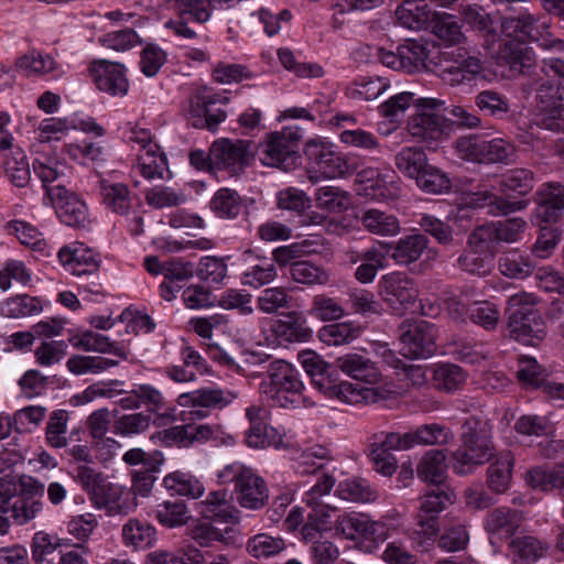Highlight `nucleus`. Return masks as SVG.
<instances>
[{
	"label": "nucleus",
	"mask_w": 564,
	"mask_h": 564,
	"mask_svg": "<svg viewBox=\"0 0 564 564\" xmlns=\"http://www.w3.org/2000/svg\"><path fill=\"white\" fill-rule=\"evenodd\" d=\"M459 440L462 444L453 453V466L458 474L470 473L496 455L492 425L484 415L466 417L460 426Z\"/></svg>",
	"instance_id": "f257e3e1"
},
{
	"label": "nucleus",
	"mask_w": 564,
	"mask_h": 564,
	"mask_svg": "<svg viewBox=\"0 0 564 564\" xmlns=\"http://www.w3.org/2000/svg\"><path fill=\"white\" fill-rule=\"evenodd\" d=\"M300 360L313 384L329 398H337L352 405L376 403L384 399L383 393L373 387L351 382L336 383L329 373L328 365L314 351H303Z\"/></svg>",
	"instance_id": "f03ea898"
},
{
	"label": "nucleus",
	"mask_w": 564,
	"mask_h": 564,
	"mask_svg": "<svg viewBox=\"0 0 564 564\" xmlns=\"http://www.w3.org/2000/svg\"><path fill=\"white\" fill-rule=\"evenodd\" d=\"M44 485L32 476L23 475L14 485L0 482V511L10 513L13 521L23 525L35 519L43 509Z\"/></svg>",
	"instance_id": "7ed1b4c3"
},
{
	"label": "nucleus",
	"mask_w": 564,
	"mask_h": 564,
	"mask_svg": "<svg viewBox=\"0 0 564 564\" xmlns=\"http://www.w3.org/2000/svg\"><path fill=\"white\" fill-rule=\"evenodd\" d=\"M416 112L406 123L408 132L417 142L433 143L451 134L452 123L445 117V101L436 98L416 99Z\"/></svg>",
	"instance_id": "20e7f679"
},
{
	"label": "nucleus",
	"mask_w": 564,
	"mask_h": 564,
	"mask_svg": "<svg viewBox=\"0 0 564 564\" xmlns=\"http://www.w3.org/2000/svg\"><path fill=\"white\" fill-rule=\"evenodd\" d=\"M301 139L302 133L297 126L268 133L259 145L260 161L264 165L279 167L285 172L294 169L300 160L297 148Z\"/></svg>",
	"instance_id": "39448f33"
},
{
	"label": "nucleus",
	"mask_w": 564,
	"mask_h": 564,
	"mask_svg": "<svg viewBox=\"0 0 564 564\" xmlns=\"http://www.w3.org/2000/svg\"><path fill=\"white\" fill-rule=\"evenodd\" d=\"M401 354L410 359L429 358L436 351V328L423 319H405L399 326Z\"/></svg>",
	"instance_id": "423d86ee"
},
{
	"label": "nucleus",
	"mask_w": 564,
	"mask_h": 564,
	"mask_svg": "<svg viewBox=\"0 0 564 564\" xmlns=\"http://www.w3.org/2000/svg\"><path fill=\"white\" fill-rule=\"evenodd\" d=\"M416 516L419 533L426 539L440 531V514L455 501V494L447 485L433 486L421 497Z\"/></svg>",
	"instance_id": "0eeeda50"
},
{
	"label": "nucleus",
	"mask_w": 564,
	"mask_h": 564,
	"mask_svg": "<svg viewBox=\"0 0 564 564\" xmlns=\"http://www.w3.org/2000/svg\"><path fill=\"white\" fill-rule=\"evenodd\" d=\"M564 82H543L536 90L540 111L539 124L547 130L564 133Z\"/></svg>",
	"instance_id": "6e6552de"
},
{
	"label": "nucleus",
	"mask_w": 564,
	"mask_h": 564,
	"mask_svg": "<svg viewBox=\"0 0 564 564\" xmlns=\"http://www.w3.org/2000/svg\"><path fill=\"white\" fill-rule=\"evenodd\" d=\"M382 301L399 315L412 310L419 297V290L412 279L405 274L393 272L382 276L380 283Z\"/></svg>",
	"instance_id": "1a4fd4ad"
},
{
	"label": "nucleus",
	"mask_w": 564,
	"mask_h": 564,
	"mask_svg": "<svg viewBox=\"0 0 564 564\" xmlns=\"http://www.w3.org/2000/svg\"><path fill=\"white\" fill-rule=\"evenodd\" d=\"M270 382L262 383L263 393L279 404L285 406L288 402L293 403L294 397L301 393L303 383L299 379V373L294 368L284 360H274L270 364Z\"/></svg>",
	"instance_id": "9d476101"
},
{
	"label": "nucleus",
	"mask_w": 564,
	"mask_h": 564,
	"mask_svg": "<svg viewBox=\"0 0 564 564\" xmlns=\"http://www.w3.org/2000/svg\"><path fill=\"white\" fill-rule=\"evenodd\" d=\"M231 501V490L214 491V541L225 545H235L238 540L239 510L230 505Z\"/></svg>",
	"instance_id": "9b49d317"
},
{
	"label": "nucleus",
	"mask_w": 564,
	"mask_h": 564,
	"mask_svg": "<svg viewBox=\"0 0 564 564\" xmlns=\"http://www.w3.org/2000/svg\"><path fill=\"white\" fill-rule=\"evenodd\" d=\"M47 198L55 208L56 215L65 225L84 227L88 223L86 204L64 185L47 187Z\"/></svg>",
	"instance_id": "f8f14e48"
},
{
	"label": "nucleus",
	"mask_w": 564,
	"mask_h": 564,
	"mask_svg": "<svg viewBox=\"0 0 564 564\" xmlns=\"http://www.w3.org/2000/svg\"><path fill=\"white\" fill-rule=\"evenodd\" d=\"M492 261V248L475 228L468 236L467 247L457 258L458 267L467 273L485 276L490 273Z\"/></svg>",
	"instance_id": "ddd939ff"
},
{
	"label": "nucleus",
	"mask_w": 564,
	"mask_h": 564,
	"mask_svg": "<svg viewBox=\"0 0 564 564\" xmlns=\"http://www.w3.org/2000/svg\"><path fill=\"white\" fill-rule=\"evenodd\" d=\"M89 74L100 91L119 97L128 94L130 85L123 64L106 59L94 61L89 66Z\"/></svg>",
	"instance_id": "4468645a"
},
{
	"label": "nucleus",
	"mask_w": 564,
	"mask_h": 564,
	"mask_svg": "<svg viewBox=\"0 0 564 564\" xmlns=\"http://www.w3.org/2000/svg\"><path fill=\"white\" fill-rule=\"evenodd\" d=\"M399 53L403 70L409 74L422 69L435 70L438 64L442 65L441 52L435 44L409 40L399 46Z\"/></svg>",
	"instance_id": "2eb2a0df"
},
{
	"label": "nucleus",
	"mask_w": 564,
	"mask_h": 564,
	"mask_svg": "<svg viewBox=\"0 0 564 564\" xmlns=\"http://www.w3.org/2000/svg\"><path fill=\"white\" fill-rule=\"evenodd\" d=\"M304 154L312 167L326 178L343 176L348 170L347 162L327 143L310 140L305 144Z\"/></svg>",
	"instance_id": "dca6fc26"
},
{
	"label": "nucleus",
	"mask_w": 564,
	"mask_h": 564,
	"mask_svg": "<svg viewBox=\"0 0 564 564\" xmlns=\"http://www.w3.org/2000/svg\"><path fill=\"white\" fill-rule=\"evenodd\" d=\"M62 265L69 273L83 276L95 275L100 267V257L82 242H72L58 251Z\"/></svg>",
	"instance_id": "f3484780"
},
{
	"label": "nucleus",
	"mask_w": 564,
	"mask_h": 564,
	"mask_svg": "<svg viewBox=\"0 0 564 564\" xmlns=\"http://www.w3.org/2000/svg\"><path fill=\"white\" fill-rule=\"evenodd\" d=\"M249 142L221 138L214 141V169L227 170L231 176L239 175L247 164Z\"/></svg>",
	"instance_id": "a211bd4d"
},
{
	"label": "nucleus",
	"mask_w": 564,
	"mask_h": 564,
	"mask_svg": "<svg viewBox=\"0 0 564 564\" xmlns=\"http://www.w3.org/2000/svg\"><path fill=\"white\" fill-rule=\"evenodd\" d=\"M536 204L535 218L539 225H553L557 223L564 212V185L549 183L534 196Z\"/></svg>",
	"instance_id": "6ab92c4d"
},
{
	"label": "nucleus",
	"mask_w": 564,
	"mask_h": 564,
	"mask_svg": "<svg viewBox=\"0 0 564 564\" xmlns=\"http://www.w3.org/2000/svg\"><path fill=\"white\" fill-rule=\"evenodd\" d=\"M507 326L510 337L525 345L534 346L545 336V323L540 313L508 315Z\"/></svg>",
	"instance_id": "aec40b11"
},
{
	"label": "nucleus",
	"mask_w": 564,
	"mask_h": 564,
	"mask_svg": "<svg viewBox=\"0 0 564 564\" xmlns=\"http://www.w3.org/2000/svg\"><path fill=\"white\" fill-rule=\"evenodd\" d=\"M238 502L242 508L261 509L269 499V491L264 480L251 469H242V475L237 482Z\"/></svg>",
	"instance_id": "412c9836"
},
{
	"label": "nucleus",
	"mask_w": 564,
	"mask_h": 564,
	"mask_svg": "<svg viewBox=\"0 0 564 564\" xmlns=\"http://www.w3.org/2000/svg\"><path fill=\"white\" fill-rule=\"evenodd\" d=\"M527 223L520 217L509 218L505 221L478 226L477 230L491 248L500 242L511 243L520 238L524 231Z\"/></svg>",
	"instance_id": "4be33fe9"
},
{
	"label": "nucleus",
	"mask_w": 564,
	"mask_h": 564,
	"mask_svg": "<svg viewBox=\"0 0 564 564\" xmlns=\"http://www.w3.org/2000/svg\"><path fill=\"white\" fill-rule=\"evenodd\" d=\"M336 367L352 377L359 383H375L380 378V372L372 361L357 354L346 355L336 359ZM366 387H368L366 384Z\"/></svg>",
	"instance_id": "5701e85b"
},
{
	"label": "nucleus",
	"mask_w": 564,
	"mask_h": 564,
	"mask_svg": "<svg viewBox=\"0 0 564 564\" xmlns=\"http://www.w3.org/2000/svg\"><path fill=\"white\" fill-rule=\"evenodd\" d=\"M446 455L442 449H431L421 458L416 471L417 477L432 485H446Z\"/></svg>",
	"instance_id": "b1692460"
},
{
	"label": "nucleus",
	"mask_w": 564,
	"mask_h": 564,
	"mask_svg": "<svg viewBox=\"0 0 564 564\" xmlns=\"http://www.w3.org/2000/svg\"><path fill=\"white\" fill-rule=\"evenodd\" d=\"M522 522V516L519 511L498 508L491 511L486 520V530L489 534L500 539H510Z\"/></svg>",
	"instance_id": "393cba45"
},
{
	"label": "nucleus",
	"mask_w": 564,
	"mask_h": 564,
	"mask_svg": "<svg viewBox=\"0 0 564 564\" xmlns=\"http://www.w3.org/2000/svg\"><path fill=\"white\" fill-rule=\"evenodd\" d=\"M15 66L26 76H42L46 74H54V76H58L62 74L61 67L53 56L35 50L19 57L15 62Z\"/></svg>",
	"instance_id": "a878e982"
},
{
	"label": "nucleus",
	"mask_w": 564,
	"mask_h": 564,
	"mask_svg": "<svg viewBox=\"0 0 564 564\" xmlns=\"http://www.w3.org/2000/svg\"><path fill=\"white\" fill-rule=\"evenodd\" d=\"M123 494L122 486L113 484L105 477L89 499L96 508L107 509L111 514L124 513L127 507L121 505Z\"/></svg>",
	"instance_id": "bb28decb"
},
{
	"label": "nucleus",
	"mask_w": 564,
	"mask_h": 564,
	"mask_svg": "<svg viewBox=\"0 0 564 564\" xmlns=\"http://www.w3.org/2000/svg\"><path fill=\"white\" fill-rule=\"evenodd\" d=\"M378 523L372 522L365 516L343 514L336 520V530L348 540L359 538H372L378 532Z\"/></svg>",
	"instance_id": "cd10ccee"
},
{
	"label": "nucleus",
	"mask_w": 564,
	"mask_h": 564,
	"mask_svg": "<svg viewBox=\"0 0 564 564\" xmlns=\"http://www.w3.org/2000/svg\"><path fill=\"white\" fill-rule=\"evenodd\" d=\"M501 30L507 36L518 37L519 41H539L540 32L536 20L530 13H522L519 17H506L501 21Z\"/></svg>",
	"instance_id": "c85d7f7f"
},
{
	"label": "nucleus",
	"mask_w": 564,
	"mask_h": 564,
	"mask_svg": "<svg viewBox=\"0 0 564 564\" xmlns=\"http://www.w3.org/2000/svg\"><path fill=\"white\" fill-rule=\"evenodd\" d=\"M429 163V158L421 147L402 148L394 156V164L404 176L415 180Z\"/></svg>",
	"instance_id": "c756f323"
},
{
	"label": "nucleus",
	"mask_w": 564,
	"mask_h": 564,
	"mask_svg": "<svg viewBox=\"0 0 564 564\" xmlns=\"http://www.w3.org/2000/svg\"><path fill=\"white\" fill-rule=\"evenodd\" d=\"M534 183V173L531 170L514 169L502 174L499 188L507 196H525L533 189Z\"/></svg>",
	"instance_id": "7c9ffc66"
},
{
	"label": "nucleus",
	"mask_w": 564,
	"mask_h": 564,
	"mask_svg": "<svg viewBox=\"0 0 564 564\" xmlns=\"http://www.w3.org/2000/svg\"><path fill=\"white\" fill-rule=\"evenodd\" d=\"M212 102V89L198 88L189 99L187 120L195 128H210L212 116L208 106Z\"/></svg>",
	"instance_id": "2f4dec72"
},
{
	"label": "nucleus",
	"mask_w": 564,
	"mask_h": 564,
	"mask_svg": "<svg viewBox=\"0 0 564 564\" xmlns=\"http://www.w3.org/2000/svg\"><path fill=\"white\" fill-rule=\"evenodd\" d=\"M61 539L45 531H39L33 535L31 543L32 560L35 564H55L59 552Z\"/></svg>",
	"instance_id": "473e14b6"
},
{
	"label": "nucleus",
	"mask_w": 564,
	"mask_h": 564,
	"mask_svg": "<svg viewBox=\"0 0 564 564\" xmlns=\"http://www.w3.org/2000/svg\"><path fill=\"white\" fill-rule=\"evenodd\" d=\"M429 15L430 10L424 0H404L395 10L398 22L410 30H420Z\"/></svg>",
	"instance_id": "72a5a7b5"
},
{
	"label": "nucleus",
	"mask_w": 564,
	"mask_h": 564,
	"mask_svg": "<svg viewBox=\"0 0 564 564\" xmlns=\"http://www.w3.org/2000/svg\"><path fill=\"white\" fill-rule=\"evenodd\" d=\"M358 218L364 227L375 235L394 236L400 231L397 217L379 209H367Z\"/></svg>",
	"instance_id": "f704fd0d"
},
{
	"label": "nucleus",
	"mask_w": 564,
	"mask_h": 564,
	"mask_svg": "<svg viewBox=\"0 0 564 564\" xmlns=\"http://www.w3.org/2000/svg\"><path fill=\"white\" fill-rule=\"evenodd\" d=\"M100 193L104 204L112 212L127 214L131 207V197L128 186L123 183L100 181Z\"/></svg>",
	"instance_id": "c9c22d12"
},
{
	"label": "nucleus",
	"mask_w": 564,
	"mask_h": 564,
	"mask_svg": "<svg viewBox=\"0 0 564 564\" xmlns=\"http://www.w3.org/2000/svg\"><path fill=\"white\" fill-rule=\"evenodd\" d=\"M414 181L416 186L426 194H443L452 188L448 175L430 162Z\"/></svg>",
	"instance_id": "e433bc0d"
},
{
	"label": "nucleus",
	"mask_w": 564,
	"mask_h": 564,
	"mask_svg": "<svg viewBox=\"0 0 564 564\" xmlns=\"http://www.w3.org/2000/svg\"><path fill=\"white\" fill-rule=\"evenodd\" d=\"M122 540L127 546L145 549L155 540V529L139 519H130L122 527Z\"/></svg>",
	"instance_id": "4c0bfd02"
},
{
	"label": "nucleus",
	"mask_w": 564,
	"mask_h": 564,
	"mask_svg": "<svg viewBox=\"0 0 564 564\" xmlns=\"http://www.w3.org/2000/svg\"><path fill=\"white\" fill-rule=\"evenodd\" d=\"M497 57L500 63H506L511 69L519 70L521 73L532 64L530 52L521 41H506L500 45L497 52Z\"/></svg>",
	"instance_id": "58836bf2"
},
{
	"label": "nucleus",
	"mask_w": 564,
	"mask_h": 564,
	"mask_svg": "<svg viewBox=\"0 0 564 564\" xmlns=\"http://www.w3.org/2000/svg\"><path fill=\"white\" fill-rule=\"evenodd\" d=\"M163 482L167 490L192 499H197L205 492V487L198 478L182 471L169 474Z\"/></svg>",
	"instance_id": "ea45409f"
},
{
	"label": "nucleus",
	"mask_w": 564,
	"mask_h": 564,
	"mask_svg": "<svg viewBox=\"0 0 564 564\" xmlns=\"http://www.w3.org/2000/svg\"><path fill=\"white\" fill-rule=\"evenodd\" d=\"M513 455L510 452L502 453L495 463L488 468V486L497 492H505L511 480V469L513 466Z\"/></svg>",
	"instance_id": "a19ab883"
},
{
	"label": "nucleus",
	"mask_w": 564,
	"mask_h": 564,
	"mask_svg": "<svg viewBox=\"0 0 564 564\" xmlns=\"http://www.w3.org/2000/svg\"><path fill=\"white\" fill-rule=\"evenodd\" d=\"M429 240L424 235L415 234L399 240L392 258L400 264H410L420 259L427 248Z\"/></svg>",
	"instance_id": "79ce46f5"
},
{
	"label": "nucleus",
	"mask_w": 564,
	"mask_h": 564,
	"mask_svg": "<svg viewBox=\"0 0 564 564\" xmlns=\"http://www.w3.org/2000/svg\"><path fill=\"white\" fill-rule=\"evenodd\" d=\"M539 46L545 51L543 58V69L549 75H554L564 79V42L558 39L542 37Z\"/></svg>",
	"instance_id": "37998d69"
},
{
	"label": "nucleus",
	"mask_w": 564,
	"mask_h": 564,
	"mask_svg": "<svg viewBox=\"0 0 564 564\" xmlns=\"http://www.w3.org/2000/svg\"><path fill=\"white\" fill-rule=\"evenodd\" d=\"M116 366H118L117 360L100 356L74 355L66 362L67 369L76 376L97 375Z\"/></svg>",
	"instance_id": "c03bdc74"
},
{
	"label": "nucleus",
	"mask_w": 564,
	"mask_h": 564,
	"mask_svg": "<svg viewBox=\"0 0 564 564\" xmlns=\"http://www.w3.org/2000/svg\"><path fill=\"white\" fill-rule=\"evenodd\" d=\"M3 165L13 185L23 187L29 183L31 177L29 162L26 155L20 148L10 151V155L4 154Z\"/></svg>",
	"instance_id": "a18cd8bd"
},
{
	"label": "nucleus",
	"mask_w": 564,
	"mask_h": 564,
	"mask_svg": "<svg viewBox=\"0 0 564 564\" xmlns=\"http://www.w3.org/2000/svg\"><path fill=\"white\" fill-rule=\"evenodd\" d=\"M247 552L250 556L261 560L274 556L285 549V542L280 536L258 533L247 541Z\"/></svg>",
	"instance_id": "49530a36"
},
{
	"label": "nucleus",
	"mask_w": 564,
	"mask_h": 564,
	"mask_svg": "<svg viewBox=\"0 0 564 564\" xmlns=\"http://www.w3.org/2000/svg\"><path fill=\"white\" fill-rule=\"evenodd\" d=\"M155 518L166 528H176L186 524L189 516L183 500H166L156 506Z\"/></svg>",
	"instance_id": "de8ad7c7"
},
{
	"label": "nucleus",
	"mask_w": 564,
	"mask_h": 564,
	"mask_svg": "<svg viewBox=\"0 0 564 564\" xmlns=\"http://www.w3.org/2000/svg\"><path fill=\"white\" fill-rule=\"evenodd\" d=\"M69 415L66 410L53 411L46 423L45 440L53 448H64L68 445L67 425Z\"/></svg>",
	"instance_id": "09e8293b"
},
{
	"label": "nucleus",
	"mask_w": 564,
	"mask_h": 564,
	"mask_svg": "<svg viewBox=\"0 0 564 564\" xmlns=\"http://www.w3.org/2000/svg\"><path fill=\"white\" fill-rule=\"evenodd\" d=\"M42 308L37 297L23 294L8 299L1 306V313L7 317L20 318L39 314Z\"/></svg>",
	"instance_id": "8fccbe9b"
},
{
	"label": "nucleus",
	"mask_w": 564,
	"mask_h": 564,
	"mask_svg": "<svg viewBox=\"0 0 564 564\" xmlns=\"http://www.w3.org/2000/svg\"><path fill=\"white\" fill-rule=\"evenodd\" d=\"M275 332L289 341H303L311 335V330L305 326V321L295 312L283 315L276 322Z\"/></svg>",
	"instance_id": "3c124183"
},
{
	"label": "nucleus",
	"mask_w": 564,
	"mask_h": 564,
	"mask_svg": "<svg viewBox=\"0 0 564 564\" xmlns=\"http://www.w3.org/2000/svg\"><path fill=\"white\" fill-rule=\"evenodd\" d=\"M432 31L440 40L449 45L459 44L465 39L455 17L446 13L434 15Z\"/></svg>",
	"instance_id": "603ef678"
},
{
	"label": "nucleus",
	"mask_w": 564,
	"mask_h": 564,
	"mask_svg": "<svg viewBox=\"0 0 564 564\" xmlns=\"http://www.w3.org/2000/svg\"><path fill=\"white\" fill-rule=\"evenodd\" d=\"M477 108L485 115L503 118L510 111V104L506 96L496 90H482L476 98Z\"/></svg>",
	"instance_id": "864d4df0"
},
{
	"label": "nucleus",
	"mask_w": 564,
	"mask_h": 564,
	"mask_svg": "<svg viewBox=\"0 0 564 564\" xmlns=\"http://www.w3.org/2000/svg\"><path fill=\"white\" fill-rule=\"evenodd\" d=\"M240 355L241 346L236 339H229L223 335L214 343V361L220 366L238 371V359Z\"/></svg>",
	"instance_id": "5fc2aeb1"
},
{
	"label": "nucleus",
	"mask_w": 564,
	"mask_h": 564,
	"mask_svg": "<svg viewBox=\"0 0 564 564\" xmlns=\"http://www.w3.org/2000/svg\"><path fill=\"white\" fill-rule=\"evenodd\" d=\"M158 145H150L144 152L138 155V170L147 180L163 178L166 161L158 153Z\"/></svg>",
	"instance_id": "6e6d98bb"
},
{
	"label": "nucleus",
	"mask_w": 564,
	"mask_h": 564,
	"mask_svg": "<svg viewBox=\"0 0 564 564\" xmlns=\"http://www.w3.org/2000/svg\"><path fill=\"white\" fill-rule=\"evenodd\" d=\"M290 275L295 282L303 284H326L329 280L328 273L308 261H295L291 263Z\"/></svg>",
	"instance_id": "4d7b16f0"
},
{
	"label": "nucleus",
	"mask_w": 564,
	"mask_h": 564,
	"mask_svg": "<svg viewBox=\"0 0 564 564\" xmlns=\"http://www.w3.org/2000/svg\"><path fill=\"white\" fill-rule=\"evenodd\" d=\"M151 425V417L144 413H131L115 420L112 429L116 435L129 437L145 432Z\"/></svg>",
	"instance_id": "13d9d810"
},
{
	"label": "nucleus",
	"mask_w": 564,
	"mask_h": 564,
	"mask_svg": "<svg viewBox=\"0 0 564 564\" xmlns=\"http://www.w3.org/2000/svg\"><path fill=\"white\" fill-rule=\"evenodd\" d=\"M498 268L501 274L511 279H523L533 272L529 259L516 252H508L499 258Z\"/></svg>",
	"instance_id": "bf43d9fd"
},
{
	"label": "nucleus",
	"mask_w": 564,
	"mask_h": 564,
	"mask_svg": "<svg viewBox=\"0 0 564 564\" xmlns=\"http://www.w3.org/2000/svg\"><path fill=\"white\" fill-rule=\"evenodd\" d=\"M414 445H445L453 437L452 433L443 425L433 423L419 426L411 431Z\"/></svg>",
	"instance_id": "052dcab7"
},
{
	"label": "nucleus",
	"mask_w": 564,
	"mask_h": 564,
	"mask_svg": "<svg viewBox=\"0 0 564 564\" xmlns=\"http://www.w3.org/2000/svg\"><path fill=\"white\" fill-rule=\"evenodd\" d=\"M358 335L357 328L349 323H335L323 326L318 330V338L328 346L348 344Z\"/></svg>",
	"instance_id": "680f3d73"
},
{
	"label": "nucleus",
	"mask_w": 564,
	"mask_h": 564,
	"mask_svg": "<svg viewBox=\"0 0 564 564\" xmlns=\"http://www.w3.org/2000/svg\"><path fill=\"white\" fill-rule=\"evenodd\" d=\"M337 492L341 499L354 502H369L377 498L376 491L359 478L340 481Z\"/></svg>",
	"instance_id": "e2e57ef3"
},
{
	"label": "nucleus",
	"mask_w": 564,
	"mask_h": 564,
	"mask_svg": "<svg viewBox=\"0 0 564 564\" xmlns=\"http://www.w3.org/2000/svg\"><path fill=\"white\" fill-rule=\"evenodd\" d=\"M477 202L479 206L488 207L489 213L492 215H509L528 206L527 200H509L489 192L479 194Z\"/></svg>",
	"instance_id": "0e129e2a"
},
{
	"label": "nucleus",
	"mask_w": 564,
	"mask_h": 564,
	"mask_svg": "<svg viewBox=\"0 0 564 564\" xmlns=\"http://www.w3.org/2000/svg\"><path fill=\"white\" fill-rule=\"evenodd\" d=\"M466 380L463 369L456 365H441L434 370L435 387L452 392L459 389Z\"/></svg>",
	"instance_id": "69168bd1"
},
{
	"label": "nucleus",
	"mask_w": 564,
	"mask_h": 564,
	"mask_svg": "<svg viewBox=\"0 0 564 564\" xmlns=\"http://www.w3.org/2000/svg\"><path fill=\"white\" fill-rule=\"evenodd\" d=\"M240 200L236 191L220 188L214 196V213L218 218L232 219L241 209Z\"/></svg>",
	"instance_id": "338daca9"
},
{
	"label": "nucleus",
	"mask_w": 564,
	"mask_h": 564,
	"mask_svg": "<svg viewBox=\"0 0 564 564\" xmlns=\"http://www.w3.org/2000/svg\"><path fill=\"white\" fill-rule=\"evenodd\" d=\"M469 319L487 330L495 329L500 314L496 304L489 301L474 302L469 305Z\"/></svg>",
	"instance_id": "774afa93"
}]
</instances>
